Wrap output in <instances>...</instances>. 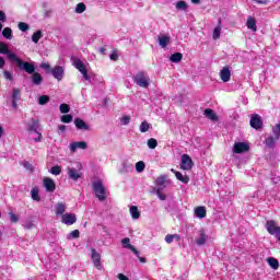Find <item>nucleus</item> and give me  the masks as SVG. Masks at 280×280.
<instances>
[{
	"mask_svg": "<svg viewBox=\"0 0 280 280\" xmlns=\"http://www.w3.org/2000/svg\"><path fill=\"white\" fill-rule=\"evenodd\" d=\"M176 10H183L184 12H187L189 5L187 4V2L179 0L176 2Z\"/></svg>",
	"mask_w": 280,
	"mask_h": 280,
	"instance_id": "2f4dec72",
	"label": "nucleus"
},
{
	"mask_svg": "<svg viewBox=\"0 0 280 280\" xmlns=\"http://www.w3.org/2000/svg\"><path fill=\"white\" fill-rule=\"evenodd\" d=\"M56 215H65V211H67V203L59 202L55 206Z\"/></svg>",
	"mask_w": 280,
	"mask_h": 280,
	"instance_id": "b1692460",
	"label": "nucleus"
},
{
	"mask_svg": "<svg viewBox=\"0 0 280 280\" xmlns=\"http://www.w3.org/2000/svg\"><path fill=\"white\" fill-rule=\"evenodd\" d=\"M0 54H3L4 56H7L11 60V62H14L18 58L16 54L11 52L10 48H8V45L1 42H0Z\"/></svg>",
	"mask_w": 280,
	"mask_h": 280,
	"instance_id": "6e6552de",
	"label": "nucleus"
},
{
	"mask_svg": "<svg viewBox=\"0 0 280 280\" xmlns=\"http://www.w3.org/2000/svg\"><path fill=\"white\" fill-rule=\"evenodd\" d=\"M93 190L95 192L96 198L104 202L106 200V188L104 187V184L102 180H97L93 183Z\"/></svg>",
	"mask_w": 280,
	"mask_h": 280,
	"instance_id": "f257e3e1",
	"label": "nucleus"
},
{
	"mask_svg": "<svg viewBox=\"0 0 280 280\" xmlns=\"http://www.w3.org/2000/svg\"><path fill=\"white\" fill-rule=\"evenodd\" d=\"M249 125L254 128V130H259L264 126V120H261V116H259V114H254L250 117Z\"/></svg>",
	"mask_w": 280,
	"mask_h": 280,
	"instance_id": "423d86ee",
	"label": "nucleus"
},
{
	"mask_svg": "<svg viewBox=\"0 0 280 280\" xmlns=\"http://www.w3.org/2000/svg\"><path fill=\"white\" fill-rule=\"evenodd\" d=\"M117 278H118L119 280H130V279L128 278V276H126V275H124V273H118Z\"/></svg>",
	"mask_w": 280,
	"mask_h": 280,
	"instance_id": "e2e57ef3",
	"label": "nucleus"
},
{
	"mask_svg": "<svg viewBox=\"0 0 280 280\" xmlns=\"http://www.w3.org/2000/svg\"><path fill=\"white\" fill-rule=\"evenodd\" d=\"M174 240H180V235H178V234H167L165 236L166 244H172V242H174Z\"/></svg>",
	"mask_w": 280,
	"mask_h": 280,
	"instance_id": "4c0bfd02",
	"label": "nucleus"
},
{
	"mask_svg": "<svg viewBox=\"0 0 280 280\" xmlns=\"http://www.w3.org/2000/svg\"><path fill=\"white\" fill-rule=\"evenodd\" d=\"M133 82L138 86H141V89H148V86H150V78H148L143 71H140L133 75Z\"/></svg>",
	"mask_w": 280,
	"mask_h": 280,
	"instance_id": "f03ea898",
	"label": "nucleus"
},
{
	"mask_svg": "<svg viewBox=\"0 0 280 280\" xmlns=\"http://www.w3.org/2000/svg\"><path fill=\"white\" fill-rule=\"evenodd\" d=\"M40 69H44L47 73L51 72V66L49 63H40Z\"/></svg>",
	"mask_w": 280,
	"mask_h": 280,
	"instance_id": "4d7b16f0",
	"label": "nucleus"
},
{
	"mask_svg": "<svg viewBox=\"0 0 280 280\" xmlns=\"http://www.w3.org/2000/svg\"><path fill=\"white\" fill-rule=\"evenodd\" d=\"M86 148H89V145L84 141L72 142L70 144L71 152H77V150H86Z\"/></svg>",
	"mask_w": 280,
	"mask_h": 280,
	"instance_id": "4468645a",
	"label": "nucleus"
},
{
	"mask_svg": "<svg viewBox=\"0 0 280 280\" xmlns=\"http://www.w3.org/2000/svg\"><path fill=\"white\" fill-rule=\"evenodd\" d=\"M165 180H167V175H161L156 178L155 183L158 187H163L165 185Z\"/></svg>",
	"mask_w": 280,
	"mask_h": 280,
	"instance_id": "79ce46f5",
	"label": "nucleus"
},
{
	"mask_svg": "<svg viewBox=\"0 0 280 280\" xmlns=\"http://www.w3.org/2000/svg\"><path fill=\"white\" fill-rule=\"evenodd\" d=\"M31 198H32V200H35L36 202H40V195H38V188H33L31 190Z\"/></svg>",
	"mask_w": 280,
	"mask_h": 280,
	"instance_id": "c9c22d12",
	"label": "nucleus"
},
{
	"mask_svg": "<svg viewBox=\"0 0 280 280\" xmlns=\"http://www.w3.org/2000/svg\"><path fill=\"white\" fill-rule=\"evenodd\" d=\"M220 78L222 82H229L231 80V69H229V67H224L220 71Z\"/></svg>",
	"mask_w": 280,
	"mask_h": 280,
	"instance_id": "dca6fc26",
	"label": "nucleus"
},
{
	"mask_svg": "<svg viewBox=\"0 0 280 280\" xmlns=\"http://www.w3.org/2000/svg\"><path fill=\"white\" fill-rule=\"evenodd\" d=\"M18 27L21 32H27V30H30V24L25 23V22H20L18 24Z\"/></svg>",
	"mask_w": 280,
	"mask_h": 280,
	"instance_id": "603ef678",
	"label": "nucleus"
},
{
	"mask_svg": "<svg viewBox=\"0 0 280 280\" xmlns=\"http://www.w3.org/2000/svg\"><path fill=\"white\" fill-rule=\"evenodd\" d=\"M148 130H150V124L144 120L140 125V132H148Z\"/></svg>",
	"mask_w": 280,
	"mask_h": 280,
	"instance_id": "3c124183",
	"label": "nucleus"
},
{
	"mask_svg": "<svg viewBox=\"0 0 280 280\" xmlns=\"http://www.w3.org/2000/svg\"><path fill=\"white\" fill-rule=\"evenodd\" d=\"M2 36H3L4 38H7V40H12V28L5 27V28L2 31Z\"/></svg>",
	"mask_w": 280,
	"mask_h": 280,
	"instance_id": "ea45409f",
	"label": "nucleus"
},
{
	"mask_svg": "<svg viewBox=\"0 0 280 280\" xmlns=\"http://www.w3.org/2000/svg\"><path fill=\"white\" fill-rule=\"evenodd\" d=\"M278 140L279 139H277V136H275V137L270 136V137L266 138V140H265L266 147L275 148V143H277Z\"/></svg>",
	"mask_w": 280,
	"mask_h": 280,
	"instance_id": "c756f323",
	"label": "nucleus"
},
{
	"mask_svg": "<svg viewBox=\"0 0 280 280\" xmlns=\"http://www.w3.org/2000/svg\"><path fill=\"white\" fill-rule=\"evenodd\" d=\"M130 214L132 220H139V218H141V212L139 211V208L137 206L130 207Z\"/></svg>",
	"mask_w": 280,
	"mask_h": 280,
	"instance_id": "a878e982",
	"label": "nucleus"
},
{
	"mask_svg": "<svg viewBox=\"0 0 280 280\" xmlns=\"http://www.w3.org/2000/svg\"><path fill=\"white\" fill-rule=\"evenodd\" d=\"M58 130H59V135H60V133H63V132L67 131V126H65V125H59Z\"/></svg>",
	"mask_w": 280,
	"mask_h": 280,
	"instance_id": "680f3d73",
	"label": "nucleus"
},
{
	"mask_svg": "<svg viewBox=\"0 0 280 280\" xmlns=\"http://www.w3.org/2000/svg\"><path fill=\"white\" fill-rule=\"evenodd\" d=\"M122 248L133 249V245L130 244V238L125 237L121 240Z\"/></svg>",
	"mask_w": 280,
	"mask_h": 280,
	"instance_id": "a19ab883",
	"label": "nucleus"
},
{
	"mask_svg": "<svg viewBox=\"0 0 280 280\" xmlns=\"http://www.w3.org/2000/svg\"><path fill=\"white\" fill-rule=\"evenodd\" d=\"M159 45L162 47V49H165L167 45H170V36L167 35H161L159 36Z\"/></svg>",
	"mask_w": 280,
	"mask_h": 280,
	"instance_id": "393cba45",
	"label": "nucleus"
},
{
	"mask_svg": "<svg viewBox=\"0 0 280 280\" xmlns=\"http://www.w3.org/2000/svg\"><path fill=\"white\" fill-rule=\"evenodd\" d=\"M44 187H45L46 191H48L49 194H54V191H56V182H54V179H51L49 177H45L44 178Z\"/></svg>",
	"mask_w": 280,
	"mask_h": 280,
	"instance_id": "ddd939ff",
	"label": "nucleus"
},
{
	"mask_svg": "<svg viewBox=\"0 0 280 280\" xmlns=\"http://www.w3.org/2000/svg\"><path fill=\"white\" fill-rule=\"evenodd\" d=\"M91 259L93 261L94 268L102 270V255L97 252L96 248L91 249Z\"/></svg>",
	"mask_w": 280,
	"mask_h": 280,
	"instance_id": "20e7f679",
	"label": "nucleus"
},
{
	"mask_svg": "<svg viewBox=\"0 0 280 280\" xmlns=\"http://www.w3.org/2000/svg\"><path fill=\"white\" fill-rule=\"evenodd\" d=\"M23 166L26 168V170H32V164L27 161H24L23 163Z\"/></svg>",
	"mask_w": 280,
	"mask_h": 280,
	"instance_id": "0e129e2a",
	"label": "nucleus"
},
{
	"mask_svg": "<svg viewBox=\"0 0 280 280\" xmlns=\"http://www.w3.org/2000/svg\"><path fill=\"white\" fill-rule=\"evenodd\" d=\"M74 12L77 14H83V12H86V4H84L83 2H80L77 4Z\"/></svg>",
	"mask_w": 280,
	"mask_h": 280,
	"instance_id": "72a5a7b5",
	"label": "nucleus"
},
{
	"mask_svg": "<svg viewBox=\"0 0 280 280\" xmlns=\"http://www.w3.org/2000/svg\"><path fill=\"white\" fill-rule=\"evenodd\" d=\"M205 117H207V119H210V121H218V114H215V112H213V109L211 108H206L203 112Z\"/></svg>",
	"mask_w": 280,
	"mask_h": 280,
	"instance_id": "f3484780",
	"label": "nucleus"
},
{
	"mask_svg": "<svg viewBox=\"0 0 280 280\" xmlns=\"http://www.w3.org/2000/svg\"><path fill=\"white\" fill-rule=\"evenodd\" d=\"M43 38V31L38 30L32 35V40L37 44Z\"/></svg>",
	"mask_w": 280,
	"mask_h": 280,
	"instance_id": "58836bf2",
	"label": "nucleus"
},
{
	"mask_svg": "<svg viewBox=\"0 0 280 280\" xmlns=\"http://www.w3.org/2000/svg\"><path fill=\"white\" fill-rule=\"evenodd\" d=\"M194 167V161L188 154L182 155L180 170L189 171Z\"/></svg>",
	"mask_w": 280,
	"mask_h": 280,
	"instance_id": "9d476101",
	"label": "nucleus"
},
{
	"mask_svg": "<svg viewBox=\"0 0 280 280\" xmlns=\"http://www.w3.org/2000/svg\"><path fill=\"white\" fill-rule=\"evenodd\" d=\"M162 189L161 187H158L156 189V196L158 198H160L161 200H167V195L163 194L162 192Z\"/></svg>",
	"mask_w": 280,
	"mask_h": 280,
	"instance_id": "864d4df0",
	"label": "nucleus"
},
{
	"mask_svg": "<svg viewBox=\"0 0 280 280\" xmlns=\"http://www.w3.org/2000/svg\"><path fill=\"white\" fill-rule=\"evenodd\" d=\"M120 124L121 126H128V124H130V116H122L120 118Z\"/></svg>",
	"mask_w": 280,
	"mask_h": 280,
	"instance_id": "5fc2aeb1",
	"label": "nucleus"
},
{
	"mask_svg": "<svg viewBox=\"0 0 280 280\" xmlns=\"http://www.w3.org/2000/svg\"><path fill=\"white\" fill-rule=\"evenodd\" d=\"M13 62H16L18 67L23 71H25L26 73H28L30 75L36 72V67H34V63L23 61L19 57H15V60H13Z\"/></svg>",
	"mask_w": 280,
	"mask_h": 280,
	"instance_id": "7ed1b4c3",
	"label": "nucleus"
},
{
	"mask_svg": "<svg viewBox=\"0 0 280 280\" xmlns=\"http://www.w3.org/2000/svg\"><path fill=\"white\" fill-rule=\"evenodd\" d=\"M254 1H256V3H260L262 5L268 4V0H254Z\"/></svg>",
	"mask_w": 280,
	"mask_h": 280,
	"instance_id": "774afa93",
	"label": "nucleus"
},
{
	"mask_svg": "<svg viewBox=\"0 0 280 280\" xmlns=\"http://www.w3.org/2000/svg\"><path fill=\"white\" fill-rule=\"evenodd\" d=\"M16 102H21V89L13 88L12 94H11V106L14 109L19 108V104Z\"/></svg>",
	"mask_w": 280,
	"mask_h": 280,
	"instance_id": "39448f33",
	"label": "nucleus"
},
{
	"mask_svg": "<svg viewBox=\"0 0 280 280\" xmlns=\"http://www.w3.org/2000/svg\"><path fill=\"white\" fill-rule=\"evenodd\" d=\"M0 21H1L2 23H5V21H7L5 12H3V11H1V10H0Z\"/></svg>",
	"mask_w": 280,
	"mask_h": 280,
	"instance_id": "052dcab7",
	"label": "nucleus"
},
{
	"mask_svg": "<svg viewBox=\"0 0 280 280\" xmlns=\"http://www.w3.org/2000/svg\"><path fill=\"white\" fill-rule=\"evenodd\" d=\"M39 127H40V124L38 122V120L32 118L31 124L27 125V130L30 133L36 132Z\"/></svg>",
	"mask_w": 280,
	"mask_h": 280,
	"instance_id": "412c9836",
	"label": "nucleus"
},
{
	"mask_svg": "<svg viewBox=\"0 0 280 280\" xmlns=\"http://www.w3.org/2000/svg\"><path fill=\"white\" fill-rule=\"evenodd\" d=\"M72 62L80 73H84V71H86V65H84V62H82V60L79 58L72 57Z\"/></svg>",
	"mask_w": 280,
	"mask_h": 280,
	"instance_id": "2eb2a0df",
	"label": "nucleus"
},
{
	"mask_svg": "<svg viewBox=\"0 0 280 280\" xmlns=\"http://www.w3.org/2000/svg\"><path fill=\"white\" fill-rule=\"evenodd\" d=\"M109 58H110V60H117V58H119V56L117 55V52H113V54H110L109 55Z\"/></svg>",
	"mask_w": 280,
	"mask_h": 280,
	"instance_id": "69168bd1",
	"label": "nucleus"
},
{
	"mask_svg": "<svg viewBox=\"0 0 280 280\" xmlns=\"http://www.w3.org/2000/svg\"><path fill=\"white\" fill-rule=\"evenodd\" d=\"M195 215L200 220H202V218H207V208H205L203 206L197 207L195 209Z\"/></svg>",
	"mask_w": 280,
	"mask_h": 280,
	"instance_id": "5701e85b",
	"label": "nucleus"
},
{
	"mask_svg": "<svg viewBox=\"0 0 280 280\" xmlns=\"http://www.w3.org/2000/svg\"><path fill=\"white\" fill-rule=\"evenodd\" d=\"M80 237V230H73L67 235L68 240H78Z\"/></svg>",
	"mask_w": 280,
	"mask_h": 280,
	"instance_id": "c03bdc74",
	"label": "nucleus"
},
{
	"mask_svg": "<svg viewBox=\"0 0 280 280\" xmlns=\"http://www.w3.org/2000/svg\"><path fill=\"white\" fill-rule=\"evenodd\" d=\"M59 110L60 113H63L65 115H67V113L71 110V107L68 104L63 103L59 106Z\"/></svg>",
	"mask_w": 280,
	"mask_h": 280,
	"instance_id": "8fccbe9b",
	"label": "nucleus"
},
{
	"mask_svg": "<svg viewBox=\"0 0 280 280\" xmlns=\"http://www.w3.org/2000/svg\"><path fill=\"white\" fill-rule=\"evenodd\" d=\"M68 176H69L70 180L78 183V179L82 178V173L80 171H78L75 167H69Z\"/></svg>",
	"mask_w": 280,
	"mask_h": 280,
	"instance_id": "f8f14e48",
	"label": "nucleus"
},
{
	"mask_svg": "<svg viewBox=\"0 0 280 280\" xmlns=\"http://www.w3.org/2000/svg\"><path fill=\"white\" fill-rule=\"evenodd\" d=\"M143 170H145V162L143 161H139L136 163V172H138V174H141V172H143Z\"/></svg>",
	"mask_w": 280,
	"mask_h": 280,
	"instance_id": "37998d69",
	"label": "nucleus"
},
{
	"mask_svg": "<svg viewBox=\"0 0 280 280\" xmlns=\"http://www.w3.org/2000/svg\"><path fill=\"white\" fill-rule=\"evenodd\" d=\"M246 25H247V28L250 30L252 32H257V20H255V18L249 15L247 18Z\"/></svg>",
	"mask_w": 280,
	"mask_h": 280,
	"instance_id": "6ab92c4d",
	"label": "nucleus"
},
{
	"mask_svg": "<svg viewBox=\"0 0 280 280\" xmlns=\"http://www.w3.org/2000/svg\"><path fill=\"white\" fill-rule=\"evenodd\" d=\"M250 147L246 142H235L233 145L234 154H244V152H248Z\"/></svg>",
	"mask_w": 280,
	"mask_h": 280,
	"instance_id": "0eeeda50",
	"label": "nucleus"
},
{
	"mask_svg": "<svg viewBox=\"0 0 280 280\" xmlns=\"http://www.w3.org/2000/svg\"><path fill=\"white\" fill-rule=\"evenodd\" d=\"M74 125L78 130H91V127H89V125H86L81 118H75Z\"/></svg>",
	"mask_w": 280,
	"mask_h": 280,
	"instance_id": "a211bd4d",
	"label": "nucleus"
},
{
	"mask_svg": "<svg viewBox=\"0 0 280 280\" xmlns=\"http://www.w3.org/2000/svg\"><path fill=\"white\" fill-rule=\"evenodd\" d=\"M84 80H86L88 82H91V75H89V72L85 70L84 72H81Z\"/></svg>",
	"mask_w": 280,
	"mask_h": 280,
	"instance_id": "bf43d9fd",
	"label": "nucleus"
},
{
	"mask_svg": "<svg viewBox=\"0 0 280 280\" xmlns=\"http://www.w3.org/2000/svg\"><path fill=\"white\" fill-rule=\"evenodd\" d=\"M221 24H222V22L219 21L218 25L213 30V34H212L213 40H218V38H220V34L222 33Z\"/></svg>",
	"mask_w": 280,
	"mask_h": 280,
	"instance_id": "cd10ccee",
	"label": "nucleus"
},
{
	"mask_svg": "<svg viewBox=\"0 0 280 280\" xmlns=\"http://www.w3.org/2000/svg\"><path fill=\"white\" fill-rule=\"evenodd\" d=\"M9 218H10L11 222H13V223L19 222V217L16 214H14V212H9Z\"/></svg>",
	"mask_w": 280,
	"mask_h": 280,
	"instance_id": "13d9d810",
	"label": "nucleus"
},
{
	"mask_svg": "<svg viewBox=\"0 0 280 280\" xmlns=\"http://www.w3.org/2000/svg\"><path fill=\"white\" fill-rule=\"evenodd\" d=\"M135 170V166L128 162H122L121 167L119 170L120 174H128Z\"/></svg>",
	"mask_w": 280,
	"mask_h": 280,
	"instance_id": "aec40b11",
	"label": "nucleus"
},
{
	"mask_svg": "<svg viewBox=\"0 0 280 280\" xmlns=\"http://www.w3.org/2000/svg\"><path fill=\"white\" fill-rule=\"evenodd\" d=\"M49 73H51L55 80H58V82H60L62 78H65V68L61 66H56L50 70Z\"/></svg>",
	"mask_w": 280,
	"mask_h": 280,
	"instance_id": "9b49d317",
	"label": "nucleus"
},
{
	"mask_svg": "<svg viewBox=\"0 0 280 280\" xmlns=\"http://www.w3.org/2000/svg\"><path fill=\"white\" fill-rule=\"evenodd\" d=\"M170 60L171 62H180V60H183V54L174 52L173 55H171Z\"/></svg>",
	"mask_w": 280,
	"mask_h": 280,
	"instance_id": "f704fd0d",
	"label": "nucleus"
},
{
	"mask_svg": "<svg viewBox=\"0 0 280 280\" xmlns=\"http://www.w3.org/2000/svg\"><path fill=\"white\" fill-rule=\"evenodd\" d=\"M267 261L272 270H279V260L277 258L270 257L267 259Z\"/></svg>",
	"mask_w": 280,
	"mask_h": 280,
	"instance_id": "c85d7f7f",
	"label": "nucleus"
},
{
	"mask_svg": "<svg viewBox=\"0 0 280 280\" xmlns=\"http://www.w3.org/2000/svg\"><path fill=\"white\" fill-rule=\"evenodd\" d=\"M147 145L148 148H150V150H154L156 145H159V142L156 141V139L151 138L148 140Z\"/></svg>",
	"mask_w": 280,
	"mask_h": 280,
	"instance_id": "a18cd8bd",
	"label": "nucleus"
},
{
	"mask_svg": "<svg viewBox=\"0 0 280 280\" xmlns=\"http://www.w3.org/2000/svg\"><path fill=\"white\" fill-rule=\"evenodd\" d=\"M3 77L5 78V80H9L10 82H12V80H14V77L12 75V72L4 70L3 71Z\"/></svg>",
	"mask_w": 280,
	"mask_h": 280,
	"instance_id": "6e6d98bb",
	"label": "nucleus"
},
{
	"mask_svg": "<svg viewBox=\"0 0 280 280\" xmlns=\"http://www.w3.org/2000/svg\"><path fill=\"white\" fill-rule=\"evenodd\" d=\"M31 139H33V141H35V143H39V141H42L43 139V135L40 132L37 131H32L30 133Z\"/></svg>",
	"mask_w": 280,
	"mask_h": 280,
	"instance_id": "7c9ffc66",
	"label": "nucleus"
},
{
	"mask_svg": "<svg viewBox=\"0 0 280 280\" xmlns=\"http://www.w3.org/2000/svg\"><path fill=\"white\" fill-rule=\"evenodd\" d=\"M49 173L54 176H60V174H62V167L55 165L49 170Z\"/></svg>",
	"mask_w": 280,
	"mask_h": 280,
	"instance_id": "e433bc0d",
	"label": "nucleus"
},
{
	"mask_svg": "<svg viewBox=\"0 0 280 280\" xmlns=\"http://www.w3.org/2000/svg\"><path fill=\"white\" fill-rule=\"evenodd\" d=\"M62 224H66L67 226H71L78 222V217H75L74 213H65L61 217Z\"/></svg>",
	"mask_w": 280,
	"mask_h": 280,
	"instance_id": "1a4fd4ad",
	"label": "nucleus"
},
{
	"mask_svg": "<svg viewBox=\"0 0 280 280\" xmlns=\"http://www.w3.org/2000/svg\"><path fill=\"white\" fill-rule=\"evenodd\" d=\"M44 16L45 19H49V16H51V10H46Z\"/></svg>",
	"mask_w": 280,
	"mask_h": 280,
	"instance_id": "338daca9",
	"label": "nucleus"
},
{
	"mask_svg": "<svg viewBox=\"0 0 280 280\" xmlns=\"http://www.w3.org/2000/svg\"><path fill=\"white\" fill-rule=\"evenodd\" d=\"M35 226H36V224H34V221H32V220H26L23 223V228L28 230V231L34 229Z\"/></svg>",
	"mask_w": 280,
	"mask_h": 280,
	"instance_id": "de8ad7c7",
	"label": "nucleus"
},
{
	"mask_svg": "<svg viewBox=\"0 0 280 280\" xmlns=\"http://www.w3.org/2000/svg\"><path fill=\"white\" fill-rule=\"evenodd\" d=\"M208 236L205 232L199 233V237L196 240L197 246H205L207 244Z\"/></svg>",
	"mask_w": 280,
	"mask_h": 280,
	"instance_id": "bb28decb",
	"label": "nucleus"
},
{
	"mask_svg": "<svg viewBox=\"0 0 280 280\" xmlns=\"http://www.w3.org/2000/svg\"><path fill=\"white\" fill-rule=\"evenodd\" d=\"M175 176L177 180H180V183H184V185H187V183H189V177L184 176V174L180 172H175Z\"/></svg>",
	"mask_w": 280,
	"mask_h": 280,
	"instance_id": "473e14b6",
	"label": "nucleus"
},
{
	"mask_svg": "<svg viewBox=\"0 0 280 280\" xmlns=\"http://www.w3.org/2000/svg\"><path fill=\"white\" fill-rule=\"evenodd\" d=\"M61 121L63 124H71V121H73V116L71 114H67L61 116Z\"/></svg>",
	"mask_w": 280,
	"mask_h": 280,
	"instance_id": "09e8293b",
	"label": "nucleus"
},
{
	"mask_svg": "<svg viewBox=\"0 0 280 280\" xmlns=\"http://www.w3.org/2000/svg\"><path fill=\"white\" fill-rule=\"evenodd\" d=\"M31 80L32 84H34L35 86H40V84H43V75H40V73L38 72L33 73Z\"/></svg>",
	"mask_w": 280,
	"mask_h": 280,
	"instance_id": "4be33fe9",
	"label": "nucleus"
},
{
	"mask_svg": "<svg viewBox=\"0 0 280 280\" xmlns=\"http://www.w3.org/2000/svg\"><path fill=\"white\" fill-rule=\"evenodd\" d=\"M38 104L40 106H45V104H49V96L48 95H42L38 97Z\"/></svg>",
	"mask_w": 280,
	"mask_h": 280,
	"instance_id": "49530a36",
	"label": "nucleus"
}]
</instances>
